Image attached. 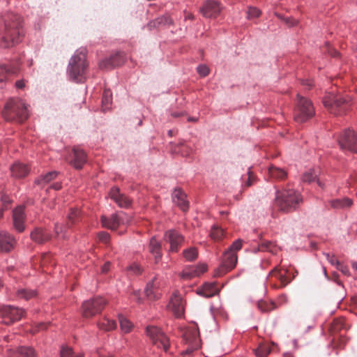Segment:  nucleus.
Here are the masks:
<instances>
[{
    "label": "nucleus",
    "mask_w": 357,
    "mask_h": 357,
    "mask_svg": "<svg viewBox=\"0 0 357 357\" xmlns=\"http://www.w3.org/2000/svg\"><path fill=\"white\" fill-rule=\"evenodd\" d=\"M268 174L273 179L276 181H283L287 176V172L285 169L273 165L268 168Z\"/></svg>",
    "instance_id": "31"
},
{
    "label": "nucleus",
    "mask_w": 357,
    "mask_h": 357,
    "mask_svg": "<svg viewBox=\"0 0 357 357\" xmlns=\"http://www.w3.org/2000/svg\"><path fill=\"white\" fill-rule=\"evenodd\" d=\"M164 240L169 243V252H177L185 241L184 236L175 229H169L165 233Z\"/></svg>",
    "instance_id": "11"
},
{
    "label": "nucleus",
    "mask_w": 357,
    "mask_h": 357,
    "mask_svg": "<svg viewBox=\"0 0 357 357\" xmlns=\"http://www.w3.org/2000/svg\"><path fill=\"white\" fill-rule=\"evenodd\" d=\"M79 211L77 209H70V213L68 215V223L67 225H61L59 222L55 223L54 225V231L55 234L59 236V234H62V237L66 238V233L67 231L68 228L70 227V225H73L77 222L79 218Z\"/></svg>",
    "instance_id": "16"
},
{
    "label": "nucleus",
    "mask_w": 357,
    "mask_h": 357,
    "mask_svg": "<svg viewBox=\"0 0 357 357\" xmlns=\"http://www.w3.org/2000/svg\"><path fill=\"white\" fill-rule=\"evenodd\" d=\"M275 304L273 303H271L269 304H266L265 302L261 301L258 303V307L262 312H268L275 308Z\"/></svg>",
    "instance_id": "48"
},
{
    "label": "nucleus",
    "mask_w": 357,
    "mask_h": 357,
    "mask_svg": "<svg viewBox=\"0 0 357 357\" xmlns=\"http://www.w3.org/2000/svg\"><path fill=\"white\" fill-rule=\"evenodd\" d=\"M161 243L158 241L155 236H153L149 242V250L153 255L155 263H158L162 258Z\"/></svg>",
    "instance_id": "28"
},
{
    "label": "nucleus",
    "mask_w": 357,
    "mask_h": 357,
    "mask_svg": "<svg viewBox=\"0 0 357 357\" xmlns=\"http://www.w3.org/2000/svg\"><path fill=\"white\" fill-rule=\"evenodd\" d=\"M106 304L107 301L101 296L85 301L82 305L83 317L89 318L95 316L102 310Z\"/></svg>",
    "instance_id": "8"
},
{
    "label": "nucleus",
    "mask_w": 357,
    "mask_h": 357,
    "mask_svg": "<svg viewBox=\"0 0 357 357\" xmlns=\"http://www.w3.org/2000/svg\"><path fill=\"white\" fill-rule=\"evenodd\" d=\"M146 335L158 347L162 348L165 352L168 351L169 346V340L159 328L153 326H147Z\"/></svg>",
    "instance_id": "9"
},
{
    "label": "nucleus",
    "mask_w": 357,
    "mask_h": 357,
    "mask_svg": "<svg viewBox=\"0 0 357 357\" xmlns=\"http://www.w3.org/2000/svg\"><path fill=\"white\" fill-rule=\"evenodd\" d=\"M302 84L307 86L309 87H310L312 86L311 82L310 81H308V80H303Z\"/></svg>",
    "instance_id": "62"
},
{
    "label": "nucleus",
    "mask_w": 357,
    "mask_h": 357,
    "mask_svg": "<svg viewBox=\"0 0 357 357\" xmlns=\"http://www.w3.org/2000/svg\"><path fill=\"white\" fill-rule=\"evenodd\" d=\"M119 323L121 331L125 333H129L131 331L132 324L125 317H119Z\"/></svg>",
    "instance_id": "44"
},
{
    "label": "nucleus",
    "mask_w": 357,
    "mask_h": 357,
    "mask_svg": "<svg viewBox=\"0 0 357 357\" xmlns=\"http://www.w3.org/2000/svg\"><path fill=\"white\" fill-rule=\"evenodd\" d=\"M225 236L224 230L220 227L218 225H214L212 226L210 236L214 241H220Z\"/></svg>",
    "instance_id": "39"
},
{
    "label": "nucleus",
    "mask_w": 357,
    "mask_h": 357,
    "mask_svg": "<svg viewBox=\"0 0 357 357\" xmlns=\"http://www.w3.org/2000/svg\"><path fill=\"white\" fill-rule=\"evenodd\" d=\"M15 86L18 89H23L24 87V82L23 80H18L15 83Z\"/></svg>",
    "instance_id": "59"
},
{
    "label": "nucleus",
    "mask_w": 357,
    "mask_h": 357,
    "mask_svg": "<svg viewBox=\"0 0 357 357\" xmlns=\"http://www.w3.org/2000/svg\"><path fill=\"white\" fill-rule=\"evenodd\" d=\"M49 231L43 227H36L30 234L31 239L36 243L43 244L51 239Z\"/></svg>",
    "instance_id": "19"
},
{
    "label": "nucleus",
    "mask_w": 357,
    "mask_h": 357,
    "mask_svg": "<svg viewBox=\"0 0 357 357\" xmlns=\"http://www.w3.org/2000/svg\"><path fill=\"white\" fill-rule=\"evenodd\" d=\"M60 355L61 357H84L82 353L75 354L73 349L67 346L61 347Z\"/></svg>",
    "instance_id": "41"
},
{
    "label": "nucleus",
    "mask_w": 357,
    "mask_h": 357,
    "mask_svg": "<svg viewBox=\"0 0 357 357\" xmlns=\"http://www.w3.org/2000/svg\"><path fill=\"white\" fill-rule=\"evenodd\" d=\"M12 176L21 178L28 175L29 172V167L20 162H15L10 168Z\"/></svg>",
    "instance_id": "27"
},
{
    "label": "nucleus",
    "mask_w": 357,
    "mask_h": 357,
    "mask_svg": "<svg viewBox=\"0 0 357 357\" xmlns=\"http://www.w3.org/2000/svg\"><path fill=\"white\" fill-rule=\"evenodd\" d=\"M198 255L197 251L195 248L191 247L185 249L183 252V256L185 260L191 261L197 259Z\"/></svg>",
    "instance_id": "42"
},
{
    "label": "nucleus",
    "mask_w": 357,
    "mask_h": 357,
    "mask_svg": "<svg viewBox=\"0 0 357 357\" xmlns=\"http://www.w3.org/2000/svg\"><path fill=\"white\" fill-rule=\"evenodd\" d=\"M352 267L357 271V262H353Z\"/></svg>",
    "instance_id": "64"
},
{
    "label": "nucleus",
    "mask_w": 357,
    "mask_h": 357,
    "mask_svg": "<svg viewBox=\"0 0 357 357\" xmlns=\"http://www.w3.org/2000/svg\"><path fill=\"white\" fill-rule=\"evenodd\" d=\"M15 238L5 231H0V252H10L15 244Z\"/></svg>",
    "instance_id": "22"
},
{
    "label": "nucleus",
    "mask_w": 357,
    "mask_h": 357,
    "mask_svg": "<svg viewBox=\"0 0 357 357\" xmlns=\"http://www.w3.org/2000/svg\"><path fill=\"white\" fill-rule=\"evenodd\" d=\"M36 292L34 290L28 289H19L16 291V296L19 298H23L24 300H29L31 298L36 296Z\"/></svg>",
    "instance_id": "38"
},
{
    "label": "nucleus",
    "mask_w": 357,
    "mask_h": 357,
    "mask_svg": "<svg viewBox=\"0 0 357 357\" xmlns=\"http://www.w3.org/2000/svg\"><path fill=\"white\" fill-rule=\"evenodd\" d=\"M172 24V19L169 15H164L149 22L147 27L149 30H152L161 26H169Z\"/></svg>",
    "instance_id": "29"
},
{
    "label": "nucleus",
    "mask_w": 357,
    "mask_h": 357,
    "mask_svg": "<svg viewBox=\"0 0 357 357\" xmlns=\"http://www.w3.org/2000/svg\"><path fill=\"white\" fill-rule=\"evenodd\" d=\"M326 255V257L327 260L329 261V263L332 265L337 266L339 265V261L337 260L334 255H331L329 253L324 254Z\"/></svg>",
    "instance_id": "54"
},
{
    "label": "nucleus",
    "mask_w": 357,
    "mask_h": 357,
    "mask_svg": "<svg viewBox=\"0 0 357 357\" xmlns=\"http://www.w3.org/2000/svg\"><path fill=\"white\" fill-rule=\"evenodd\" d=\"M68 162L75 169H81L86 162V153L79 147H74L66 158Z\"/></svg>",
    "instance_id": "12"
},
{
    "label": "nucleus",
    "mask_w": 357,
    "mask_h": 357,
    "mask_svg": "<svg viewBox=\"0 0 357 357\" xmlns=\"http://www.w3.org/2000/svg\"><path fill=\"white\" fill-rule=\"evenodd\" d=\"M242 240L238 238L234 241L233 243L228 248L227 250L236 253V252H238L242 248Z\"/></svg>",
    "instance_id": "47"
},
{
    "label": "nucleus",
    "mask_w": 357,
    "mask_h": 357,
    "mask_svg": "<svg viewBox=\"0 0 357 357\" xmlns=\"http://www.w3.org/2000/svg\"><path fill=\"white\" fill-rule=\"evenodd\" d=\"M221 10L222 7L219 2L214 0L206 1L200 8V12L206 18L216 17Z\"/></svg>",
    "instance_id": "14"
},
{
    "label": "nucleus",
    "mask_w": 357,
    "mask_h": 357,
    "mask_svg": "<svg viewBox=\"0 0 357 357\" xmlns=\"http://www.w3.org/2000/svg\"><path fill=\"white\" fill-rule=\"evenodd\" d=\"M206 266L204 264H200L196 266H186L180 273V276L183 279L188 280L195 277L199 276L206 271Z\"/></svg>",
    "instance_id": "20"
},
{
    "label": "nucleus",
    "mask_w": 357,
    "mask_h": 357,
    "mask_svg": "<svg viewBox=\"0 0 357 357\" xmlns=\"http://www.w3.org/2000/svg\"><path fill=\"white\" fill-rule=\"evenodd\" d=\"M274 243L270 241H262L259 244V249L261 251H268L273 252Z\"/></svg>",
    "instance_id": "45"
},
{
    "label": "nucleus",
    "mask_w": 357,
    "mask_h": 357,
    "mask_svg": "<svg viewBox=\"0 0 357 357\" xmlns=\"http://www.w3.org/2000/svg\"><path fill=\"white\" fill-rule=\"evenodd\" d=\"M97 325L100 330L109 331L116 327V322L112 319L103 318L97 323Z\"/></svg>",
    "instance_id": "35"
},
{
    "label": "nucleus",
    "mask_w": 357,
    "mask_h": 357,
    "mask_svg": "<svg viewBox=\"0 0 357 357\" xmlns=\"http://www.w3.org/2000/svg\"><path fill=\"white\" fill-rule=\"evenodd\" d=\"M260 15V11L257 8L250 7L247 13L248 18H255L259 17Z\"/></svg>",
    "instance_id": "50"
},
{
    "label": "nucleus",
    "mask_w": 357,
    "mask_h": 357,
    "mask_svg": "<svg viewBox=\"0 0 357 357\" xmlns=\"http://www.w3.org/2000/svg\"><path fill=\"white\" fill-rule=\"evenodd\" d=\"M199 347V340L197 337H193V340L190 341L189 345L186 349L182 351V354L187 355L192 354Z\"/></svg>",
    "instance_id": "43"
},
{
    "label": "nucleus",
    "mask_w": 357,
    "mask_h": 357,
    "mask_svg": "<svg viewBox=\"0 0 357 357\" xmlns=\"http://www.w3.org/2000/svg\"><path fill=\"white\" fill-rule=\"evenodd\" d=\"M269 275H274L276 278H278L280 280L282 287L287 286L295 277V275H293L291 278H289V271L287 268H282L279 269L278 266H275L270 272Z\"/></svg>",
    "instance_id": "24"
},
{
    "label": "nucleus",
    "mask_w": 357,
    "mask_h": 357,
    "mask_svg": "<svg viewBox=\"0 0 357 357\" xmlns=\"http://www.w3.org/2000/svg\"><path fill=\"white\" fill-rule=\"evenodd\" d=\"M101 222L103 227H107L112 230H114L120 226L118 213L112 214L109 218H107L105 216H102Z\"/></svg>",
    "instance_id": "32"
},
{
    "label": "nucleus",
    "mask_w": 357,
    "mask_h": 357,
    "mask_svg": "<svg viewBox=\"0 0 357 357\" xmlns=\"http://www.w3.org/2000/svg\"><path fill=\"white\" fill-rule=\"evenodd\" d=\"M109 196L120 208H128L132 205V200L126 195L121 193L117 187L111 188Z\"/></svg>",
    "instance_id": "17"
},
{
    "label": "nucleus",
    "mask_w": 357,
    "mask_h": 357,
    "mask_svg": "<svg viewBox=\"0 0 357 357\" xmlns=\"http://www.w3.org/2000/svg\"><path fill=\"white\" fill-rule=\"evenodd\" d=\"M317 175L315 173V171L314 169H309L308 171L303 173L302 176V181L305 183H311L314 181H317V183L319 186H320L321 188H324V184L321 182L319 179H317Z\"/></svg>",
    "instance_id": "34"
},
{
    "label": "nucleus",
    "mask_w": 357,
    "mask_h": 357,
    "mask_svg": "<svg viewBox=\"0 0 357 357\" xmlns=\"http://www.w3.org/2000/svg\"><path fill=\"white\" fill-rule=\"evenodd\" d=\"M24 314L25 311L22 308L10 305H0V317L3 324L11 325L18 321Z\"/></svg>",
    "instance_id": "7"
},
{
    "label": "nucleus",
    "mask_w": 357,
    "mask_h": 357,
    "mask_svg": "<svg viewBox=\"0 0 357 357\" xmlns=\"http://www.w3.org/2000/svg\"><path fill=\"white\" fill-rule=\"evenodd\" d=\"M132 294L135 297L137 302L140 303L142 302L141 298L139 296L140 291L139 290H134L132 292Z\"/></svg>",
    "instance_id": "58"
},
{
    "label": "nucleus",
    "mask_w": 357,
    "mask_h": 357,
    "mask_svg": "<svg viewBox=\"0 0 357 357\" xmlns=\"http://www.w3.org/2000/svg\"><path fill=\"white\" fill-rule=\"evenodd\" d=\"M186 194L180 188H176L172 194L173 202L183 211H186L189 208V203L186 199Z\"/></svg>",
    "instance_id": "21"
},
{
    "label": "nucleus",
    "mask_w": 357,
    "mask_h": 357,
    "mask_svg": "<svg viewBox=\"0 0 357 357\" xmlns=\"http://www.w3.org/2000/svg\"><path fill=\"white\" fill-rule=\"evenodd\" d=\"M1 114L7 121L22 123L28 118L29 110L26 104L22 99L13 98L6 103Z\"/></svg>",
    "instance_id": "4"
},
{
    "label": "nucleus",
    "mask_w": 357,
    "mask_h": 357,
    "mask_svg": "<svg viewBox=\"0 0 357 357\" xmlns=\"http://www.w3.org/2000/svg\"><path fill=\"white\" fill-rule=\"evenodd\" d=\"M303 202V195L293 188L276 190L275 206L279 211L291 213L298 210Z\"/></svg>",
    "instance_id": "2"
},
{
    "label": "nucleus",
    "mask_w": 357,
    "mask_h": 357,
    "mask_svg": "<svg viewBox=\"0 0 357 357\" xmlns=\"http://www.w3.org/2000/svg\"><path fill=\"white\" fill-rule=\"evenodd\" d=\"M342 150L357 153V134L350 128L346 129L338 139Z\"/></svg>",
    "instance_id": "10"
},
{
    "label": "nucleus",
    "mask_w": 357,
    "mask_h": 357,
    "mask_svg": "<svg viewBox=\"0 0 357 357\" xmlns=\"http://www.w3.org/2000/svg\"><path fill=\"white\" fill-rule=\"evenodd\" d=\"M197 70L198 73L203 77L206 76L209 73V70L205 65H199Z\"/></svg>",
    "instance_id": "53"
},
{
    "label": "nucleus",
    "mask_w": 357,
    "mask_h": 357,
    "mask_svg": "<svg viewBox=\"0 0 357 357\" xmlns=\"http://www.w3.org/2000/svg\"><path fill=\"white\" fill-rule=\"evenodd\" d=\"M59 174L56 171L49 172L44 175H40L34 181V184L39 185L41 188L46 184L55 179Z\"/></svg>",
    "instance_id": "30"
},
{
    "label": "nucleus",
    "mask_w": 357,
    "mask_h": 357,
    "mask_svg": "<svg viewBox=\"0 0 357 357\" xmlns=\"http://www.w3.org/2000/svg\"><path fill=\"white\" fill-rule=\"evenodd\" d=\"M128 270L132 271L135 275H139L142 273V268L137 264H133L128 267Z\"/></svg>",
    "instance_id": "51"
},
{
    "label": "nucleus",
    "mask_w": 357,
    "mask_h": 357,
    "mask_svg": "<svg viewBox=\"0 0 357 357\" xmlns=\"http://www.w3.org/2000/svg\"><path fill=\"white\" fill-rule=\"evenodd\" d=\"M337 269L340 271L344 275H349V271L347 266H344V264L339 262V265L336 266Z\"/></svg>",
    "instance_id": "55"
},
{
    "label": "nucleus",
    "mask_w": 357,
    "mask_h": 357,
    "mask_svg": "<svg viewBox=\"0 0 357 357\" xmlns=\"http://www.w3.org/2000/svg\"><path fill=\"white\" fill-rule=\"evenodd\" d=\"M110 266H111V263L109 261L105 262L101 268V272L102 273H107L109 271Z\"/></svg>",
    "instance_id": "57"
},
{
    "label": "nucleus",
    "mask_w": 357,
    "mask_h": 357,
    "mask_svg": "<svg viewBox=\"0 0 357 357\" xmlns=\"http://www.w3.org/2000/svg\"><path fill=\"white\" fill-rule=\"evenodd\" d=\"M26 218L24 207L19 206L13 211V227L18 232H22L25 229L24 220Z\"/></svg>",
    "instance_id": "18"
},
{
    "label": "nucleus",
    "mask_w": 357,
    "mask_h": 357,
    "mask_svg": "<svg viewBox=\"0 0 357 357\" xmlns=\"http://www.w3.org/2000/svg\"><path fill=\"white\" fill-rule=\"evenodd\" d=\"M146 296L149 300H157L160 296V293L158 289V284L156 282V278L146 284L144 289Z\"/></svg>",
    "instance_id": "25"
},
{
    "label": "nucleus",
    "mask_w": 357,
    "mask_h": 357,
    "mask_svg": "<svg viewBox=\"0 0 357 357\" xmlns=\"http://www.w3.org/2000/svg\"><path fill=\"white\" fill-rule=\"evenodd\" d=\"M119 215V222L120 225H127L130 222V217L123 212H120Z\"/></svg>",
    "instance_id": "49"
},
{
    "label": "nucleus",
    "mask_w": 357,
    "mask_h": 357,
    "mask_svg": "<svg viewBox=\"0 0 357 357\" xmlns=\"http://www.w3.org/2000/svg\"><path fill=\"white\" fill-rule=\"evenodd\" d=\"M252 181L251 177L249 176L248 181L245 183V185L247 187H249L252 185Z\"/></svg>",
    "instance_id": "63"
},
{
    "label": "nucleus",
    "mask_w": 357,
    "mask_h": 357,
    "mask_svg": "<svg viewBox=\"0 0 357 357\" xmlns=\"http://www.w3.org/2000/svg\"><path fill=\"white\" fill-rule=\"evenodd\" d=\"M86 56V49L80 48L75 51L69 61L67 73L70 78L75 82H83L86 79L88 67Z\"/></svg>",
    "instance_id": "3"
},
{
    "label": "nucleus",
    "mask_w": 357,
    "mask_h": 357,
    "mask_svg": "<svg viewBox=\"0 0 357 357\" xmlns=\"http://www.w3.org/2000/svg\"><path fill=\"white\" fill-rule=\"evenodd\" d=\"M24 36L22 20L20 16L11 13L5 19L3 33L0 34V45L8 48L22 41Z\"/></svg>",
    "instance_id": "1"
},
{
    "label": "nucleus",
    "mask_w": 357,
    "mask_h": 357,
    "mask_svg": "<svg viewBox=\"0 0 357 357\" xmlns=\"http://www.w3.org/2000/svg\"><path fill=\"white\" fill-rule=\"evenodd\" d=\"M125 62V55L123 52H117L108 58L102 59L99 63L101 69H112L121 66Z\"/></svg>",
    "instance_id": "15"
},
{
    "label": "nucleus",
    "mask_w": 357,
    "mask_h": 357,
    "mask_svg": "<svg viewBox=\"0 0 357 357\" xmlns=\"http://www.w3.org/2000/svg\"><path fill=\"white\" fill-rule=\"evenodd\" d=\"M352 204V200L347 197L332 199L329 202L330 206L335 209L346 208L350 207Z\"/></svg>",
    "instance_id": "33"
},
{
    "label": "nucleus",
    "mask_w": 357,
    "mask_h": 357,
    "mask_svg": "<svg viewBox=\"0 0 357 357\" xmlns=\"http://www.w3.org/2000/svg\"><path fill=\"white\" fill-rule=\"evenodd\" d=\"M50 188H52L55 190H59L61 188V184L60 183H55L50 186Z\"/></svg>",
    "instance_id": "60"
},
{
    "label": "nucleus",
    "mask_w": 357,
    "mask_h": 357,
    "mask_svg": "<svg viewBox=\"0 0 357 357\" xmlns=\"http://www.w3.org/2000/svg\"><path fill=\"white\" fill-rule=\"evenodd\" d=\"M323 104L335 115H342L349 107V100L340 94L329 93L323 99Z\"/></svg>",
    "instance_id": "5"
},
{
    "label": "nucleus",
    "mask_w": 357,
    "mask_h": 357,
    "mask_svg": "<svg viewBox=\"0 0 357 357\" xmlns=\"http://www.w3.org/2000/svg\"><path fill=\"white\" fill-rule=\"evenodd\" d=\"M112 102V95L109 89H105L102 98V107L103 111L109 109Z\"/></svg>",
    "instance_id": "37"
},
{
    "label": "nucleus",
    "mask_w": 357,
    "mask_h": 357,
    "mask_svg": "<svg viewBox=\"0 0 357 357\" xmlns=\"http://www.w3.org/2000/svg\"><path fill=\"white\" fill-rule=\"evenodd\" d=\"M13 73L12 70L6 65L0 66V88L3 87V83L6 79L8 75Z\"/></svg>",
    "instance_id": "40"
},
{
    "label": "nucleus",
    "mask_w": 357,
    "mask_h": 357,
    "mask_svg": "<svg viewBox=\"0 0 357 357\" xmlns=\"http://www.w3.org/2000/svg\"><path fill=\"white\" fill-rule=\"evenodd\" d=\"M170 306L176 317H181L184 312V304L182 297L174 293L170 300Z\"/></svg>",
    "instance_id": "23"
},
{
    "label": "nucleus",
    "mask_w": 357,
    "mask_h": 357,
    "mask_svg": "<svg viewBox=\"0 0 357 357\" xmlns=\"http://www.w3.org/2000/svg\"><path fill=\"white\" fill-rule=\"evenodd\" d=\"M314 115V109L312 102L306 98L297 95V105L294 109V120L297 123H303Z\"/></svg>",
    "instance_id": "6"
},
{
    "label": "nucleus",
    "mask_w": 357,
    "mask_h": 357,
    "mask_svg": "<svg viewBox=\"0 0 357 357\" xmlns=\"http://www.w3.org/2000/svg\"><path fill=\"white\" fill-rule=\"evenodd\" d=\"M1 201L4 206V209H7L8 206L12 203L13 200L8 195L3 194L1 196Z\"/></svg>",
    "instance_id": "52"
},
{
    "label": "nucleus",
    "mask_w": 357,
    "mask_h": 357,
    "mask_svg": "<svg viewBox=\"0 0 357 357\" xmlns=\"http://www.w3.org/2000/svg\"><path fill=\"white\" fill-rule=\"evenodd\" d=\"M175 151L178 152L182 156L188 157L193 151L191 146L186 144L184 141H181L175 147Z\"/></svg>",
    "instance_id": "36"
},
{
    "label": "nucleus",
    "mask_w": 357,
    "mask_h": 357,
    "mask_svg": "<svg viewBox=\"0 0 357 357\" xmlns=\"http://www.w3.org/2000/svg\"><path fill=\"white\" fill-rule=\"evenodd\" d=\"M98 238L100 241L107 243L109 239V235L107 232L102 231L99 233Z\"/></svg>",
    "instance_id": "56"
},
{
    "label": "nucleus",
    "mask_w": 357,
    "mask_h": 357,
    "mask_svg": "<svg viewBox=\"0 0 357 357\" xmlns=\"http://www.w3.org/2000/svg\"><path fill=\"white\" fill-rule=\"evenodd\" d=\"M215 282H205L202 288L197 290V294L206 298H210L219 292Z\"/></svg>",
    "instance_id": "26"
},
{
    "label": "nucleus",
    "mask_w": 357,
    "mask_h": 357,
    "mask_svg": "<svg viewBox=\"0 0 357 357\" xmlns=\"http://www.w3.org/2000/svg\"><path fill=\"white\" fill-rule=\"evenodd\" d=\"M211 310L212 312V314H213V317H215V315L218 313H222V311L220 310L214 309V307L213 306L211 307Z\"/></svg>",
    "instance_id": "61"
},
{
    "label": "nucleus",
    "mask_w": 357,
    "mask_h": 357,
    "mask_svg": "<svg viewBox=\"0 0 357 357\" xmlns=\"http://www.w3.org/2000/svg\"><path fill=\"white\" fill-rule=\"evenodd\" d=\"M237 260L236 253L225 250L219 268L220 273L223 274L233 269L237 264Z\"/></svg>",
    "instance_id": "13"
},
{
    "label": "nucleus",
    "mask_w": 357,
    "mask_h": 357,
    "mask_svg": "<svg viewBox=\"0 0 357 357\" xmlns=\"http://www.w3.org/2000/svg\"><path fill=\"white\" fill-rule=\"evenodd\" d=\"M271 351L268 347L265 345H260L255 349V354L257 357H266Z\"/></svg>",
    "instance_id": "46"
}]
</instances>
